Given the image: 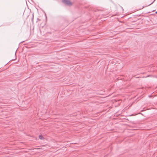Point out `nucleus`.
Masks as SVG:
<instances>
[{
	"mask_svg": "<svg viewBox=\"0 0 157 157\" xmlns=\"http://www.w3.org/2000/svg\"><path fill=\"white\" fill-rule=\"evenodd\" d=\"M62 2L68 5H72L71 3L69 0H62Z\"/></svg>",
	"mask_w": 157,
	"mask_h": 157,
	"instance_id": "f257e3e1",
	"label": "nucleus"
},
{
	"mask_svg": "<svg viewBox=\"0 0 157 157\" xmlns=\"http://www.w3.org/2000/svg\"><path fill=\"white\" fill-rule=\"evenodd\" d=\"M39 138L40 139L42 140L43 139V137L42 136H39Z\"/></svg>",
	"mask_w": 157,
	"mask_h": 157,
	"instance_id": "f03ea898",
	"label": "nucleus"
},
{
	"mask_svg": "<svg viewBox=\"0 0 157 157\" xmlns=\"http://www.w3.org/2000/svg\"><path fill=\"white\" fill-rule=\"evenodd\" d=\"M155 1V0H154V1H153V2H152L150 4H149V5H151V4H152Z\"/></svg>",
	"mask_w": 157,
	"mask_h": 157,
	"instance_id": "7ed1b4c3",
	"label": "nucleus"
},
{
	"mask_svg": "<svg viewBox=\"0 0 157 157\" xmlns=\"http://www.w3.org/2000/svg\"><path fill=\"white\" fill-rule=\"evenodd\" d=\"M117 15V13L115 14H114V15H113V16H115V15Z\"/></svg>",
	"mask_w": 157,
	"mask_h": 157,
	"instance_id": "20e7f679",
	"label": "nucleus"
},
{
	"mask_svg": "<svg viewBox=\"0 0 157 157\" xmlns=\"http://www.w3.org/2000/svg\"><path fill=\"white\" fill-rule=\"evenodd\" d=\"M149 76H150L149 75H148V76H146V77H149Z\"/></svg>",
	"mask_w": 157,
	"mask_h": 157,
	"instance_id": "39448f33",
	"label": "nucleus"
},
{
	"mask_svg": "<svg viewBox=\"0 0 157 157\" xmlns=\"http://www.w3.org/2000/svg\"><path fill=\"white\" fill-rule=\"evenodd\" d=\"M155 13L157 14V11Z\"/></svg>",
	"mask_w": 157,
	"mask_h": 157,
	"instance_id": "423d86ee",
	"label": "nucleus"
}]
</instances>
